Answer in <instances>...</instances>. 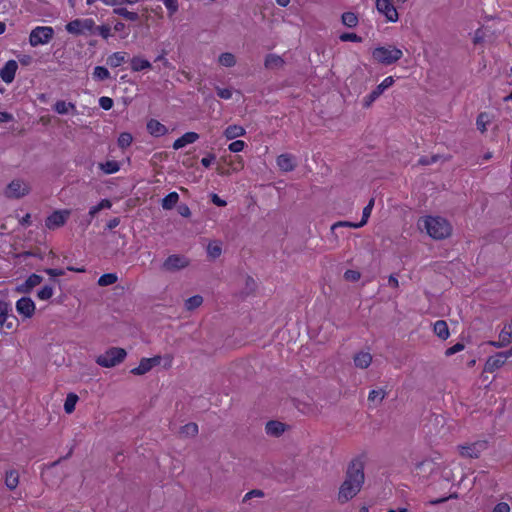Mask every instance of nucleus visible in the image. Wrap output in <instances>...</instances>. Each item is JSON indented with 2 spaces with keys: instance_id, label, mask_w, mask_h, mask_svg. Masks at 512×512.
<instances>
[{
  "instance_id": "nucleus-1",
  "label": "nucleus",
  "mask_w": 512,
  "mask_h": 512,
  "mask_svg": "<svg viewBox=\"0 0 512 512\" xmlns=\"http://www.w3.org/2000/svg\"><path fill=\"white\" fill-rule=\"evenodd\" d=\"M364 467V455H360L350 462L345 480L341 484L338 492V501L340 503L351 500L360 492L365 479Z\"/></svg>"
},
{
  "instance_id": "nucleus-2",
  "label": "nucleus",
  "mask_w": 512,
  "mask_h": 512,
  "mask_svg": "<svg viewBox=\"0 0 512 512\" xmlns=\"http://www.w3.org/2000/svg\"><path fill=\"white\" fill-rule=\"evenodd\" d=\"M421 229H425L427 234L436 240H441L449 237L452 232L450 223L439 216H427L419 220L418 223Z\"/></svg>"
},
{
  "instance_id": "nucleus-3",
  "label": "nucleus",
  "mask_w": 512,
  "mask_h": 512,
  "mask_svg": "<svg viewBox=\"0 0 512 512\" xmlns=\"http://www.w3.org/2000/svg\"><path fill=\"white\" fill-rule=\"evenodd\" d=\"M374 60L383 65H391L402 58L403 52L401 49L394 46H380L372 51Z\"/></svg>"
},
{
  "instance_id": "nucleus-4",
  "label": "nucleus",
  "mask_w": 512,
  "mask_h": 512,
  "mask_svg": "<svg viewBox=\"0 0 512 512\" xmlns=\"http://www.w3.org/2000/svg\"><path fill=\"white\" fill-rule=\"evenodd\" d=\"M31 192L30 183L22 178L12 179L5 187L3 195L7 199H21Z\"/></svg>"
},
{
  "instance_id": "nucleus-5",
  "label": "nucleus",
  "mask_w": 512,
  "mask_h": 512,
  "mask_svg": "<svg viewBox=\"0 0 512 512\" xmlns=\"http://www.w3.org/2000/svg\"><path fill=\"white\" fill-rule=\"evenodd\" d=\"M127 353L123 348L112 347L96 358V363L105 368H112L124 361Z\"/></svg>"
},
{
  "instance_id": "nucleus-6",
  "label": "nucleus",
  "mask_w": 512,
  "mask_h": 512,
  "mask_svg": "<svg viewBox=\"0 0 512 512\" xmlns=\"http://www.w3.org/2000/svg\"><path fill=\"white\" fill-rule=\"evenodd\" d=\"M66 30L73 35H93L95 34V21L92 18L75 19L66 25Z\"/></svg>"
},
{
  "instance_id": "nucleus-7",
  "label": "nucleus",
  "mask_w": 512,
  "mask_h": 512,
  "mask_svg": "<svg viewBox=\"0 0 512 512\" xmlns=\"http://www.w3.org/2000/svg\"><path fill=\"white\" fill-rule=\"evenodd\" d=\"M54 31L49 26H38L34 28L29 36V43L32 47L47 44L53 37Z\"/></svg>"
},
{
  "instance_id": "nucleus-8",
  "label": "nucleus",
  "mask_w": 512,
  "mask_h": 512,
  "mask_svg": "<svg viewBox=\"0 0 512 512\" xmlns=\"http://www.w3.org/2000/svg\"><path fill=\"white\" fill-rule=\"evenodd\" d=\"M190 265V259L185 255L171 254L162 264V269L166 272H177L187 268Z\"/></svg>"
},
{
  "instance_id": "nucleus-9",
  "label": "nucleus",
  "mask_w": 512,
  "mask_h": 512,
  "mask_svg": "<svg viewBox=\"0 0 512 512\" xmlns=\"http://www.w3.org/2000/svg\"><path fill=\"white\" fill-rule=\"evenodd\" d=\"M487 449V442L485 440L475 441L458 446L459 454L464 458H478L483 451Z\"/></svg>"
},
{
  "instance_id": "nucleus-10",
  "label": "nucleus",
  "mask_w": 512,
  "mask_h": 512,
  "mask_svg": "<svg viewBox=\"0 0 512 512\" xmlns=\"http://www.w3.org/2000/svg\"><path fill=\"white\" fill-rule=\"evenodd\" d=\"M394 84L392 76L386 77L370 94L363 98V106L368 108L372 103L378 99L386 89L390 88Z\"/></svg>"
},
{
  "instance_id": "nucleus-11",
  "label": "nucleus",
  "mask_w": 512,
  "mask_h": 512,
  "mask_svg": "<svg viewBox=\"0 0 512 512\" xmlns=\"http://www.w3.org/2000/svg\"><path fill=\"white\" fill-rule=\"evenodd\" d=\"M71 214L70 210H57L47 217L45 225L48 229H56L63 226Z\"/></svg>"
},
{
  "instance_id": "nucleus-12",
  "label": "nucleus",
  "mask_w": 512,
  "mask_h": 512,
  "mask_svg": "<svg viewBox=\"0 0 512 512\" xmlns=\"http://www.w3.org/2000/svg\"><path fill=\"white\" fill-rule=\"evenodd\" d=\"M376 9L388 22L398 21V12L389 0H376Z\"/></svg>"
},
{
  "instance_id": "nucleus-13",
  "label": "nucleus",
  "mask_w": 512,
  "mask_h": 512,
  "mask_svg": "<svg viewBox=\"0 0 512 512\" xmlns=\"http://www.w3.org/2000/svg\"><path fill=\"white\" fill-rule=\"evenodd\" d=\"M162 361V357L157 355L152 358H142L137 367L131 370L134 375H144L149 372L153 367L159 365Z\"/></svg>"
},
{
  "instance_id": "nucleus-14",
  "label": "nucleus",
  "mask_w": 512,
  "mask_h": 512,
  "mask_svg": "<svg viewBox=\"0 0 512 512\" xmlns=\"http://www.w3.org/2000/svg\"><path fill=\"white\" fill-rule=\"evenodd\" d=\"M35 303L29 297H22L16 302V311L23 318H31L35 313Z\"/></svg>"
},
{
  "instance_id": "nucleus-15",
  "label": "nucleus",
  "mask_w": 512,
  "mask_h": 512,
  "mask_svg": "<svg viewBox=\"0 0 512 512\" xmlns=\"http://www.w3.org/2000/svg\"><path fill=\"white\" fill-rule=\"evenodd\" d=\"M42 281V276L35 273L31 274L23 283L16 285L15 291L21 294L30 293Z\"/></svg>"
},
{
  "instance_id": "nucleus-16",
  "label": "nucleus",
  "mask_w": 512,
  "mask_h": 512,
  "mask_svg": "<svg viewBox=\"0 0 512 512\" xmlns=\"http://www.w3.org/2000/svg\"><path fill=\"white\" fill-rule=\"evenodd\" d=\"M507 361V355L503 352L490 356L485 363V371L489 373L495 372L502 367Z\"/></svg>"
},
{
  "instance_id": "nucleus-17",
  "label": "nucleus",
  "mask_w": 512,
  "mask_h": 512,
  "mask_svg": "<svg viewBox=\"0 0 512 512\" xmlns=\"http://www.w3.org/2000/svg\"><path fill=\"white\" fill-rule=\"evenodd\" d=\"M276 163L283 172L293 171L297 165L295 156L288 153L279 155L276 159Z\"/></svg>"
},
{
  "instance_id": "nucleus-18",
  "label": "nucleus",
  "mask_w": 512,
  "mask_h": 512,
  "mask_svg": "<svg viewBox=\"0 0 512 512\" xmlns=\"http://www.w3.org/2000/svg\"><path fill=\"white\" fill-rule=\"evenodd\" d=\"M18 64L15 60H9L6 62L3 68L0 69V77L5 83H11L14 78Z\"/></svg>"
},
{
  "instance_id": "nucleus-19",
  "label": "nucleus",
  "mask_w": 512,
  "mask_h": 512,
  "mask_svg": "<svg viewBox=\"0 0 512 512\" xmlns=\"http://www.w3.org/2000/svg\"><path fill=\"white\" fill-rule=\"evenodd\" d=\"M434 462L431 460H424L416 464L414 473L420 478L428 477L434 471Z\"/></svg>"
},
{
  "instance_id": "nucleus-20",
  "label": "nucleus",
  "mask_w": 512,
  "mask_h": 512,
  "mask_svg": "<svg viewBox=\"0 0 512 512\" xmlns=\"http://www.w3.org/2000/svg\"><path fill=\"white\" fill-rule=\"evenodd\" d=\"M285 429L286 425L276 420L268 421L265 425L266 434L273 437H279L284 433Z\"/></svg>"
},
{
  "instance_id": "nucleus-21",
  "label": "nucleus",
  "mask_w": 512,
  "mask_h": 512,
  "mask_svg": "<svg viewBox=\"0 0 512 512\" xmlns=\"http://www.w3.org/2000/svg\"><path fill=\"white\" fill-rule=\"evenodd\" d=\"M199 139V135L196 132H186L180 138L176 139L173 143V149L179 150L188 144H192Z\"/></svg>"
},
{
  "instance_id": "nucleus-22",
  "label": "nucleus",
  "mask_w": 512,
  "mask_h": 512,
  "mask_svg": "<svg viewBox=\"0 0 512 512\" xmlns=\"http://www.w3.org/2000/svg\"><path fill=\"white\" fill-rule=\"evenodd\" d=\"M147 130L154 137L163 136L168 132L167 127L155 119H151L148 121Z\"/></svg>"
},
{
  "instance_id": "nucleus-23",
  "label": "nucleus",
  "mask_w": 512,
  "mask_h": 512,
  "mask_svg": "<svg viewBox=\"0 0 512 512\" xmlns=\"http://www.w3.org/2000/svg\"><path fill=\"white\" fill-rule=\"evenodd\" d=\"M354 365L359 369H366L372 362V355L369 352L361 351L355 354Z\"/></svg>"
},
{
  "instance_id": "nucleus-24",
  "label": "nucleus",
  "mask_w": 512,
  "mask_h": 512,
  "mask_svg": "<svg viewBox=\"0 0 512 512\" xmlns=\"http://www.w3.org/2000/svg\"><path fill=\"white\" fill-rule=\"evenodd\" d=\"M53 108L60 115H65V114H68V113H73V114L77 113L76 106H75L74 103L66 102V101H63V100L57 101L54 104Z\"/></svg>"
},
{
  "instance_id": "nucleus-25",
  "label": "nucleus",
  "mask_w": 512,
  "mask_h": 512,
  "mask_svg": "<svg viewBox=\"0 0 512 512\" xmlns=\"http://www.w3.org/2000/svg\"><path fill=\"white\" fill-rule=\"evenodd\" d=\"M284 63L283 58L277 54H268L264 61V65L267 69H279L283 67Z\"/></svg>"
},
{
  "instance_id": "nucleus-26",
  "label": "nucleus",
  "mask_w": 512,
  "mask_h": 512,
  "mask_svg": "<svg viewBox=\"0 0 512 512\" xmlns=\"http://www.w3.org/2000/svg\"><path fill=\"white\" fill-rule=\"evenodd\" d=\"M127 53L126 52H115L108 56L107 58V65H109L112 68L119 67L123 63L127 61Z\"/></svg>"
},
{
  "instance_id": "nucleus-27",
  "label": "nucleus",
  "mask_w": 512,
  "mask_h": 512,
  "mask_svg": "<svg viewBox=\"0 0 512 512\" xmlns=\"http://www.w3.org/2000/svg\"><path fill=\"white\" fill-rule=\"evenodd\" d=\"M434 333L442 340H446L450 336L449 328L444 320H438L433 326Z\"/></svg>"
},
{
  "instance_id": "nucleus-28",
  "label": "nucleus",
  "mask_w": 512,
  "mask_h": 512,
  "mask_svg": "<svg viewBox=\"0 0 512 512\" xmlns=\"http://www.w3.org/2000/svg\"><path fill=\"white\" fill-rule=\"evenodd\" d=\"M246 133L245 129L240 125H230L224 131V136L228 140L236 139L238 137L244 136Z\"/></svg>"
},
{
  "instance_id": "nucleus-29",
  "label": "nucleus",
  "mask_w": 512,
  "mask_h": 512,
  "mask_svg": "<svg viewBox=\"0 0 512 512\" xmlns=\"http://www.w3.org/2000/svg\"><path fill=\"white\" fill-rule=\"evenodd\" d=\"M130 64H131V69L135 72L151 68V63L148 60L143 59L139 56L133 57L130 61Z\"/></svg>"
},
{
  "instance_id": "nucleus-30",
  "label": "nucleus",
  "mask_w": 512,
  "mask_h": 512,
  "mask_svg": "<svg viewBox=\"0 0 512 512\" xmlns=\"http://www.w3.org/2000/svg\"><path fill=\"white\" fill-rule=\"evenodd\" d=\"M512 341V320L511 323L504 326L499 334V345L507 346Z\"/></svg>"
},
{
  "instance_id": "nucleus-31",
  "label": "nucleus",
  "mask_w": 512,
  "mask_h": 512,
  "mask_svg": "<svg viewBox=\"0 0 512 512\" xmlns=\"http://www.w3.org/2000/svg\"><path fill=\"white\" fill-rule=\"evenodd\" d=\"M19 484V474L16 470H9L5 475V485L8 489L14 490Z\"/></svg>"
},
{
  "instance_id": "nucleus-32",
  "label": "nucleus",
  "mask_w": 512,
  "mask_h": 512,
  "mask_svg": "<svg viewBox=\"0 0 512 512\" xmlns=\"http://www.w3.org/2000/svg\"><path fill=\"white\" fill-rule=\"evenodd\" d=\"M178 201H179L178 193L171 192L162 199L161 206L164 210H170L173 207H175V205L178 203Z\"/></svg>"
},
{
  "instance_id": "nucleus-33",
  "label": "nucleus",
  "mask_w": 512,
  "mask_h": 512,
  "mask_svg": "<svg viewBox=\"0 0 512 512\" xmlns=\"http://www.w3.org/2000/svg\"><path fill=\"white\" fill-rule=\"evenodd\" d=\"M207 254L211 259H217L222 254V244L219 241H212L207 246Z\"/></svg>"
},
{
  "instance_id": "nucleus-34",
  "label": "nucleus",
  "mask_w": 512,
  "mask_h": 512,
  "mask_svg": "<svg viewBox=\"0 0 512 512\" xmlns=\"http://www.w3.org/2000/svg\"><path fill=\"white\" fill-rule=\"evenodd\" d=\"M218 63L223 67H233L236 65V57L234 54L225 52L219 55Z\"/></svg>"
},
{
  "instance_id": "nucleus-35",
  "label": "nucleus",
  "mask_w": 512,
  "mask_h": 512,
  "mask_svg": "<svg viewBox=\"0 0 512 512\" xmlns=\"http://www.w3.org/2000/svg\"><path fill=\"white\" fill-rule=\"evenodd\" d=\"M99 168L105 173V174H114L119 171L120 165L115 160H109L104 163H99Z\"/></svg>"
},
{
  "instance_id": "nucleus-36",
  "label": "nucleus",
  "mask_w": 512,
  "mask_h": 512,
  "mask_svg": "<svg viewBox=\"0 0 512 512\" xmlns=\"http://www.w3.org/2000/svg\"><path fill=\"white\" fill-rule=\"evenodd\" d=\"M113 12L129 21H137L139 19L138 13L129 11L123 7L114 8Z\"/></svg>"
},
{
  "instance_id": "nucleus-37",
  "label": "nucleus",
  "mask_w": 512,
  "mask_h": 512,
  "mask_svg": "<svg viewBox=\"0 0 512 512\" xmlns=\"http://www.w3.org/2000/svg\"><path fill=\"white\" fill-rule=\"evenodd\" d=\"M203 303V297L200 295H194L185 301V308L188 311H192L200 307Z\"/></svg>"
},
{
  "instance_id": "nucleus-38",
  "label": "nucleus",
  "mask_w": 512,
  "mask_h": 512,
  "mask_svg": "<svg viewBox=\"0 0 512 512\" xmlns=\"http://www.w3.org/2000/svg\"><path fill=\"white\" fill-rule=\"evenodd\" d=\"M117 280H118V276L115 273L103 274L98 279V285L101 286V287H106V286H109V285H112V284L116 283Z\"/></svg>"
},
{
  "instance_id": "nucleus-39",
  "label": "nucleus",
  "mask_w": 512,
  "mask_h": 512,
  "mask_svg": "<svg viewBox=\"0 0 512 512\" xmlns=\"http://www.w3.org/2000/svg\"><path fill=\"white\" fill-rule=\"evenodd\" d=\"M93 78L97 81H104L110 78V72L103 66H96L93 70Z\"/></svg>"
},
{
  "instance_id": "nucleus-40",
  "label": "nucleus",
  "mask_w": 512,
  "mask_h": 512,
  "mask_svg": "<svg viewBox=\"0 0 512 512\" xmlns=\"http://www.w3.org/2000/svg\"><path fill=\"white\" fill-rule=\"evenodd\" d=\"M78 401V396L76 394L70 393L67 395L64 410L66 413L71 414L75 410L76 403Z\"/></svg>"
},
{
  "instance_id": "nucleus-41",
  "label": "nucleus",
  "mask_w": 512,
  "mask_h": 512,
  "mask_svg": "<svg viewBox=\"0 0 512 512\" xmlns=\"http://www.w3.org/2000/svg\"><path fill=\"white\" fill-rule=\"evenodd\" d=\"M342 23L349 27H355L358 24V17L353 12H345L342 14Z\"/></svg>"
},
{
  "instance_id": "nucleus-42",
  "label": "nucleus",
  "mask_w": 512,
  "mask_h": 512,
  "mask_svg": "<svg viewBox=\"0 0 512 512\" xmlns=\"http://www.w3.org/2000/svg\"><path fill=\"white\" fill-rule=\"evenodd\" d=\"M180 433L186 437H194L198 434V425L196 423H188L181 428Z\"/></svg>"
},
{
  "instance_id": "nucleus-43",
  "label": "nucleus",
  "mask_w": 512,
  "mask_h": 512,
  "mask_svg": "<svg viewBox=\"0 0 512 512\" xmlns=\"http://www.w3.org/2000/svg\"><path fill=\"white\" fill-rule=\"evenodd\" d=\"M54 294V288L49 285L43 286L37 293V297L42 300L46 301L49 300Z\"/></svg>"
},
{
  "instance_id": "nucleus-44",
  "label": "nucleus",
  "mask_w": 512,
  "mask_h": 512,
  "mask_svg": "<svg viewBox=\"0 0 512 512\" xmlns=\"http://www.w3.org/2000/svg\"><path fill=\"white\" fill-rule=\"evenodd\" d=\"M386 392L383 389H376L369 392L368 400L370 402L381 403L385 398Z\"/></svg>"
},
{
  "instance_id": "nucleus-45",
  "label": "nucleus",
  "mask_w": 512,
  "mask_h": 512,
  "mask_svg": "<svg viewBox=\"0 0 512 512\" xmlns=\"http://www.w3.org/2000/svg\"><path fill=\"white\" fill-rule=\"evenodd\" d=\"M490 119L487 113H481L477 117L476 125L477 128L483 133L487 130V125L489 124Z\"/></svg>"
},
{
  "instance_id": "nucleus-46",
  "label": "nucleus",
  "mask_w": 512,
  "mask_h": 512,
  "mask_svg": "<svg viewBox=\"0 0 512 512\" xmlns=\"http://www.w3.org/2000/svg\"><path fill=\"white\" fill-rule=\"evenodd\" d=\"M132 140H133V138L130 133L123 132L118 137V145L121 148H126L131 145Z\"/></svg>"
},
{
  "instance_id": "nucleus-47",
  "label": "nucleus",
  "mask_w": 512,
  "mask_h": 512,
  "mask_svg": "<svg viewBox=\"0 0 512 512\" xmlns=\"http://www.w3.org/2000/svg\"><path fill=\"white\" fill-rule=\"evenodd\" d=\"M95 34L100 35L103 39H108L109 37L112 36L111 28L108 25H101V26L95 25Z\"/></svg>"
},
{
  "instance_id": "nucleus-48",
  "label": "nucleus",
  "mask_w": 512,
  "mask_h": 512,
  "mask_svg": "<svg viewBox=\"0 0 512 512\" xmlns=\"http://www.w3.org/2000/svg\"><path fill=\"white\" fill-rule=\"evenodd\" d=\"M338 227H349V228L356 229V228H360L362 226L360 225V222L354 223V222H349V221H338L331 226V230L334 231Z\"/></svg>"
},
{
  "instance_id": "nucleus-49",
  "label": "nucleus",
  "mask_w": 512,
  "mask_h": 512,
  "mask_svg": "<svg viewBox=\"0 0 512 512\" xmlns=\"http://www.w3.org/2000/svg\"><path fill=\"white\" fill-rule=\"evenodd\" d=\"M216 93L221 99L229 100L232 98L233 90L231 88L216 87Z\"/></svg>"
},
{
  "instance_id": "nucleus-50",
  "label": "nucleus",
  "mask_w": 512,
  "mask_h": 512,
  "mask_svg": "<svg viewBox=\"0 0 512 512\" xmlns=\"http://www.w3.org/2000/svg\"><path fill=\"white\" fill-rule=\"evenodd\" d=\"M264 497V492L260 489H253L249 492H247L243 497V502H247L248 500L252 498H262Z\"/></svg>"
},
{
  "instance_id": "nucleus-51",
  "label": "nucleus",
  "mask_w": 512,
  "mask_h": 512,
  "mask_svg": "<svg viewBox=\"0 0 512 512\" xmlns=\"http://www.w3.org/2000/svg\"><path fill=\"white\" fill-rule=\"evenodd\" d=\"M245 147V142L242 140H236L229 144L228 149L233 153L241 152Z\"/></svg>"
},
{
  "instance_id": "nucleus-52",
  "label": "nucleus",
  "mask_w": 512,
  "mask_h": 512,
  "mask_svg": "<svg viewBox=\"0 0 512 512\" xmlns=\"http://www.w3.org/2000/svg\"><path fill=\"white\" fill-rule=\"evenodd\" d=\"M361 277V274L356 270H347L344 273V278L347 281L355 282L358 281Z\"/></svg>"
},
{
  "instance_id": "nucleus-53",
  "label": "nucleus",
  "mask_w": 512,
  "mask_h": 512,
  "mask_svg": "<svg viewBox=\"0 0 512 512\" xmlns=\"http://www.w3.org/2000/svg\"><path fill=\"white\" fill-rule=\"evenodd\" d=\"M99 105L104 110H110L113 107V100L110 97L102 96L99 99Z\"/></svg>"
},
{
  "instance_id": "nucleus-54",
  "label": "nucleus",
  "mask_w": 512,
  "mask_h": 512,
  "mask_svg": "<svg viewBox=\"0 0 512 512\" xmlns=\"http://www.w3.org/2000/svg\"><path fill=\"white\" fill-rule=\"evenodd\" d=\"M340 40L344 41V42H346V41L361 42L362 39L355 33H343L340 35Z\"/></svg>"
},
{
  "instance_id": "nucleus-55",
  "label": "nucleus",
  "mask_w": 512,
  "mask_h": 512,
  "mask_svg": "<svg viewBox=\"0 0 512 512\" xmlns=\"http://www.w3.org/2000/svg\"><path fill=\"white\" fill-rule=\"evenodd\" d=\"M8 314V305L4 302H0V324L3 325L6 322Z\"/></svg>"
},
{
  "instance_id": "nucleus-56",
  "label": "nucleus",
  "mask_w": 512,
  "mask_h": 512,
  "mask_svg": "<svg viewBox=\"0 0 512 512\" xmlns=\"http://www.w3.org/2000/svg\"><path fill=\"white\" fill-rule=\"evenodd\" d=\"M463 349H464V345L462 343H456L455 345H453L452 347L448 348L445 351V355L451 356L453 354H456V353L462 351Z\"/></svg>"
},
{
  "instance_id": "nucleus-57",
  "label": "nucleus",
  "mask_w": 512,
  "mask_h": 512,
  "mask_svg": "<svg viewBox=\"0 0 512 512\" xmlns=\"http://www.w3.org/2000/svg\"><path fill=\"white\" fill-rule=\"evenodd\" d=\"M492 512H510V506L506 502H500L493 508Z\"/></svg>"
},
{
  "instance_id": "nucleus-58",
  "label": "nucleus",
  "mask_w": 512,
  "mask_h": 512,
  "mask_svg": "<svg viewBox=\"0 0 512 512\" xmlns=\"http://www.w3.org/2000/svg\"><path fill=\"white\" fill-rule=\"evenodd\" d=\"M371 212H372V210L370 209V207H367V206L364 207L363 213H362V219L360 221L361 226H364L367 223V221L371 215Z\"/></svg>"
},
{
  "instance_id": "nucleus-59",
  "label": "nucleus",
  "mask_w": 512,
  "mask_h": 512,
  "mask_svg": "<svg viewBox=\"0 0 512 512\" xmlns=\"http://www.w3.org/2000/svg\"><path fill=\"white\" fill-rule=\"evenodd\" d=\"M178 213L183 217H189L191 215L190 208L186 204L178 206Z\"/></svg>"
},
{
  "instance_id": "nucleus-60",
  "label": "nucleus",
  "mask_w": 512,
  "mask_h": 512,
  "mask_svg": "<svg viewBox=\"0 0 512 512\" xmlns=\"http://www.w3.org/2000/svg\"><path fill=\"white\" fill-rule=\"evenodd\" d=\"M45 272L51 277H58L64 275V270L62 269L48 268L45 269Z\"/></svg>"
},
{
  "instance_id": "nucleus-61",
  "label": "nucleus",
  "mask_w": 512,
  "mask_h": 512,
  "mask_svg": "<svg viewBox=\"0 0 512 512\" xmlns=\"http://www.w3.org/2000/svg\"><path fill=\"white\" fill-rule=\"evenodd\" d=\"M211 201L216 205V206H219V207H224L226 206V201L221 199L217 194H212L211 195Z\"/></svg>"
},
{
  "instance_id": "nucleus-62",
  "label": "nucleus",
  "mask_w": 512,
  "mask_h": 512,
  "mask_svg": "<svg viewBox=\"0 0 512 512\" xmlns=\"http://www.w3.org/2000/svg\"><path fill=\"white\" fill-rule=\"evenodd\" d=\"M215 160V155L214 154H208L206 157H203L201 159V164L205 167H209L212 162Z\"/></svg>"
},
{
  "instance_id": "nucleus-63",
  "label": "nucleus",
  "mask_w": 512,
  "mask_h": 512,
  "mask_svg": "<svg viewBox=\"0 0 512 512\" xmlns=\"http://www.w3.org/2000/svg\"><path fill=\"white\" fill-rule=\"evenodd\" d=\"M437 161V156H432L431 158L422 157L418 160L420 165H429Z\"/></svg>"
},
{
  "instance_id": "nucleus-64",
  "label": "nucleus",
  "mask_w": 512,
  "mask_h": 512,
  "mask_svg": "<svg viewBox=\"0 0 512 512\" xmlns=\"http://www.w3.org/2000/svg\"><path fill=\"white\" fill-rule=\"evenodd\" d=\"M120 223V218L118 217H115V218H112L108 221L107 223V228L112 230L114 228H116Z\"/></svg>"
}]
</instances>
